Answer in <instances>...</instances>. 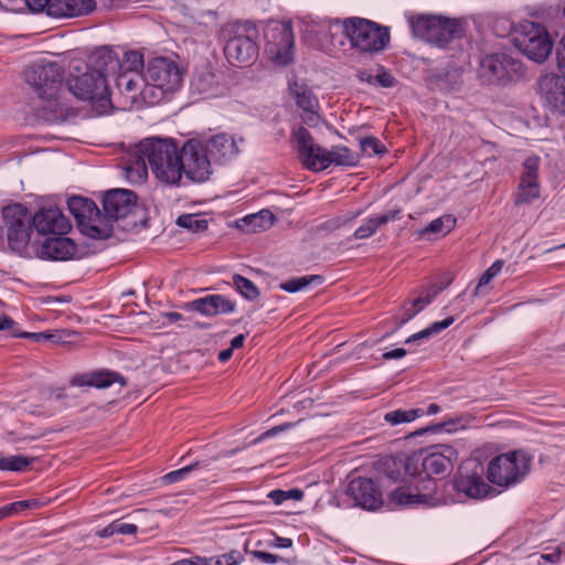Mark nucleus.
<instances>
[{"instance_id":"obj_11","label":"nucleus","mask_w":565,"mask_h":565,"mask_svg":"<svg viewBox=\"0 0 565 565\" xmlns=\"http://www.w3.org/2000/svg\"><path fill=\"white\" fill-rule=\"evenodd\" d=\"M264 36V54L274 65L287 66L292 62L295 38L290 22H269Z\"/></svg>"},{"instance_id":"obj_60","label":"nucleus","mask_w":565,"mask_h":565,"mask_svg":"<svg viewBox=\"0 0 565 565\" xmlns=\"http://www.w3.org/2000/svg\"><path fill=\"white\" fill-rule=\"evenodd\" d=\"M406 355V351L402 348H397L383 353L384 360L401 359Z\"/></svg>"},{"instance_id":"obj_59","label":"nucleus","mask_w":565,"mask_h":565,"mask_svg":"<svg viewBox=\"0 0 565 565\" xmlns=\"http://www.w3.org/2000/svg\"><path fill=\"white\" fill-rule=\"evenodd\" d=\"M271 545L277 548H289L292 546V540L289 537L276 536Z\"/></svg>"},{"instance_id":"obj_48","label":"nucleus","mask_w":565,"mask_h":565,"mask_svg":"<svg viewBox=\"0 0 565 565\" xmlns=\"http://www.w3.org/2000/svg\"><path fill=\"white\" fill-rule=\"evenodd\" d=\"M540 558L552 564L559 563L563 558L565 559V543L546 548L540 555Z\"/></svg>"},{"instance_id":"obj_4","label":"nucleus","mask_w":565,"mask_h":565,"mask_svg":"<svg viewBox=\"0 0 565 565\" xmlns=\"http://www.w3.org/2000/svg\"><path fill=\"white\" fill-rule=\"evenodd\" d=\"M24 77L43 103V116L46 119L53 120L65 116L68 108L60 98L62 67L58 63L39 61L25 70Z\"/></svg>"},{"instance_id":"obj_40","label":"nucleus","mask_w":565,"mask_h":565,"mask_svg":"<svg viewBox=\"0 0 565 565\" xmlns=\"http://www.w3.org/2000/svg\"><path fill=\"white\" fill-rule=\"evenodd\" d=\"M541 159L537 156L527 157L523 163L520 181L540 182Z\"/></svg>"},{"instance_id":"obj_10","label":"nucleus","mask_w":565,"mask_h":565,"mask_svg":"<svg viewBox=\"0 0 565 565\" xmlns=\"http://www.w3.org/2000/svg\"><path fill=\"white\" fill-rule=\"evenodd\" d=\"M230 38L224 47V54L232 65H247L256 60L258 31L250 22L236 23L226 29Z\"/></svg>"},{"instance_id":"obj_42","label":"nucleus","mask_w":565,"mask_h":565,"mask_svg":"<svg viewBox=\"0 0 565 565\" xmlns=\"http://www.w3.org/2000/svg\"><path fill=\"white\" fill-rule=\"evenodd\" d=\"M180 227L186 228L191 232H203L207 228V221L199 214H183L177 220Z\"/></svg>"},{"instance_id":"obj_29","label":"nucleus","mask_w":565,"mask_h":565,"mask_svg":"<svg viewBox=\"0 0 565 565\" xmlns=\"http://www.w3.org/2000/svg\"><path fill=\"white\" fill-rule=\"evenodd\" d=\"M116 382H119L120 385L125 384V381L120 375L108 371H95L77 374L71 380V384L74 386H94L97 388L108 387Z\"/></svg>"},{"instance_id":"obj_28","label":"nucleus","mask_w":565,"mask_h":565,"mask_svg":"<svg viewBox=\"0 0 565 565\" xmlns=\"http://www.w3.org/2000/svg\"><path fill=\"white\" fill-rule=\"evenodd\" d=\"M95 8V0H51L49 15L78 17L90 13Z\"/></svg>"},{"instance_id":"obj_44","label":"nucleus","mask_w":565,"mask_h":565,"mask_svg":"<svg viewBox=\"0 0 565 565\" xmlns=\"http://www.w3.org/2000/svg\"><path fill=\"white\" fill-rule=\"evenodd\" d=\"M31 462L32 459L25 456H8L0 459V470L23 471Z\"/></svg>"},{"instance_id":"obj_52","label":"nucleus","mask_w":565,"mask_h":565,"mask_svg":"<svg viewBox=\"0 0 565 565\" xmlns=\"http://www.w3.org/2000/svg\"><path fill=\"white\" fill-rule=\"evenodd\" d=\"M25 4L29 7L32 11H43L46 10V13L49 14V9L51 6V0H23Z\"/></svg>"},{"instance_id":"obj_22","label":"nucleus","mask_w":565,"mask_h":565,"mask_svg":"<svg viewBox=\"0 0 565 565\" xmlns=\"http://www.w3.org/2000/svg\"><path fill=\"white\" fill-rule=\"evenodd\" d=\"M348 495L354 501L355 505L365 510H376L383 504V495L380 488L372 479L355 478L347 490Z\"/></svg>"},{"instance_id":"obj_33","label":"nucleus","mask_w":565,"mask_h":565,"mask_svg":"<svg viewBox=\"0 0 565 565\" xmlns=\"http://www.w3.org/2000/svg\"><path fill=\"white\" fill-rule=\"evenodd\" d=\"M116 86L121 90L131 94V98L135 99L143 88L142 73L128 74L118 73L115 77Z\"/></svg>"},{"instance_id":"obj_23","label":"nucleus","mask_w":565,"mask_h":565,"mask_svg":"<svg viewBox=\"0 0 565 565\" xmlns=\"http://www.w3.org/2000/svg\"><path fill=\"white\" fill-rule=\"evenodd\" d=\"M136 200V194L132 191L124 189L110 190L103 200L104 212L109 218H122L131 212Z\"/></svg>"},{"instance_id":"obj_31","label":"nucleus","mask_w":565,"mask_h":565,"mask_svg":"<svg viewBox=\"0 0 565 565\" xmlns=\"http://www.w3.org/2000/svg\"><path fill=\"white\" fill-rule=\"evenodd\" d=\"M275 221L274 214L268 210L249 214L237 221V227L247 233H255L269 228Z\"/></svg>"},{"instance_id":"obj_35","label":"nucleus","mask_w":565,"mask_h":565,"mask_svg":"<svg viewBox=\"0 0 565 565\" xmlns=\"http://www.w3.org/2000/svg\"><path fill=\"white\" fill-rule=\"evenodd\" d=\"M441 288L433 287L430 291H428L424 296H419L415 300H413L409 306L404 307V312L398 326H403L407 321H409L413 317H415L418 312H420L427 305L431 302L434 297L438 295Z\"/></svg>"},{"instance_id":"obj_56","label":"nucleus","mask_w":565,"mask_h":565,"mask_svg":"<svg viewBox=\"0 0 565 565\" xmlns=\"http://www.w3.org/2000/svg\"><path fill=\"white\" fill-rule=\"evenodd\" d=\"M557 65L558 68L565 74V35L559 41L557 49Z\"/></svg>"},{"instance_id":"obj_39","label":"nucleus","mask_w":565,"mask_h":565,"mask_svg":"<svg viewBox=\"0 0 565 565\" xmlns=\"http://www.w3.org/2000/svg\"><path fill=\"white\" fill-rule=\"evenodd\" d=\"M424 414L425 412L422 408L396 409L386 413L384 419L391 425H398L403 423H411Z\"/></svg>"},{"instance_id":"obj_20","label":"nucleus","mask_w":565,"mask_h":565,"mask_svg":"<svg viewBox=\"0 0 565 565\" xmlns=\"http://www.w3.org/2000/svg\"><path fill=\"white\" fill-rule=\"evenodd\" d=\"M77 253V245L70 237L54 236L33 242L32 257L45 260H68Z\"/></svg>"},{"instance_id":"obj_58","label":"nucleus","mask_w":565,"mask_h":565,"mask_svg":"<svg viewBox=\"0 0 565 565\" xmlns=\"http://www.w3.org/2000/svg\"><path fill=\"white\" fill-rule=\"evenodd\" d=\"M376 79L383 87H391L394 85L395 82L394 77L386 72L380 73L376 76Z\"/></svg>"},{"instance_id":"obj_50","label":"nucleus","mask_w":565,"mask_h":565,"mask_svg":"<svg viewBox=\"0 0 565 565\" xmlns=\"http://www.w3.org/2000/svg\"><path fill=\"white\" fill-rule=\"evenodd\" d=\"M199 467V462L191 463L181 469L171 471L163 477L164 482L174 483L183 480L191 471Z\"/></svg>"},{"instance_id":"obj_38","label":"nucleus","mask_w":565,"mask_h":565,"mask_svg":"<svg viewBox=\"0 0 565 565\" xmlns=\"http://www.w3.org/2000/svg\"><path fill=\"white\" fill-rule=\"evenodd\" d=\"M146 65H143L142 54L138 51H128L120 60V67L118 73L136 74L142 73Z\"/></svg>"},{"instance_id":"obj_53","label":"nucleus","mask_w":565,"mask_h":565,"mask_svg":"<svg viewBox=\"0 0 565 565\" xmlns=\"http://www.w3.org/2000/svg\"><path fill=\"white\" fill-rule=\"evenodd\" d=\"M36 507H39V502L36 500H23L10 503L11 510H13L15 513H19L26 509H33Z\"/></svg>"},{"instance_id":"obj_32","label":"nucleus","mask_w":565,"mask_h":565,"mask_svg":"<svg viewBox=\"0 0 565 565\" xmlns=\"http://www.w3.org/2000/svg\"><path fill=\"white\" fill-rule=\"evenodd\" d=\"M399 211H388L382 215L365 220L354 232L356 239H365L376 233L377 228L398 217Z\"/></svg>"},{"instance_id":"obj_43","label":"nucleus","mask_w":565,"mask_h":565,"mask_svg":"<svg viewBox=\"0 0 565 565\" xmlns=\"http://www.w3.org/2000/svg\"><path fill=\"white\" fill-rule=\"evenodd\" d=\"M232 279L234 287L244 298L255 300L259 296V291L252 280L237 274Z\"/></svg>"},{"instance_id":"obj_26","label":"nucleus","mask_w":565,"mask_h":565,"mask_svg":"<svg viewBox=\"0 0 565 565\" xmlns=\"http://www.w3.org/2000/svg\"><path fill=\"white\" fill-rule=\"evenodd\" d=\"M95 75L102 76L108 81V77H115L120 67V58L109 47H99L90 56L88 64H85Z\"/></svg>"},{"instance_id":"obj_2","label":"nucleus","mask_w":565,"mask_h":565,"mask_svg":"<svg viewBox=\"0 0 565 565\" xmlns=\"http://www.w3.org/2000/svg\"><path fill=\"white\" fill-rule=\"evenodd\" d=\"M148 166L154 178L164 185H180L183 177L179 148L171 139L146 138L127 153L125 175L132 184L148 178Z\"/></svg>"},{"instance_id":"obj_57","label":"nucleus","mask_w":565,"mask_h":565,"mask_svg":"<svg viewBox=\"0 0 565 565\" xmlns=\"http://www.w3.org/2000/svg\"><path fill=\"white\" fill-rule=\"evenodd\" d=\"M13 335L20 337V338H29V339H32L35 342H41V341L47 340L50 338V335L44 333V332H33V333H30V332H22V333L13 332Z\"/></svg>"},{"instance_id":"obj_37","label":"nucleus","mask_w":565,"mask_h":565,"mask_svg":"<svg viewBox=\"0 0 565 565\" xmlns=\"http://www.w3.org/2000/svg\"><path fill=\"white\" fill-rule=\"evenodd\" d=\"M323 282V277L320 275H308L295 277L280 284V288L287 292H297L307 289L311 285L319 286Z\"/></svg>"},{"instance_id":"obj_13","label":"nucleus","mask_w":565,"mask_h":565,"mask_svg":"<svg viewBox=\"0 0 565 565\" xmlns=\"http://www.w3.org/2000/svg\"><path fill=\"white\" fill-rule=\"evenodd\" d=\"M514 43L525 56L537 63L544 62L553 49V41L545 26L532 21L520 23Z\"/></svg>"},{"instance_id":"obj_61","label":"nucleus","mask_w":565,"mask_h":565,"mask_svg":"<svg viewBox=\"0 0 565 565\" xmlns=\"http://www.w3.org/2000/svg\"><path fill=\"white\" fill-rule=\"evenodd\" d=\"M15 322L6 315H0V331L12 330Z\"/></svg>"},{"instance_id":"obj_14","label":"nucleus","mask_w":565,"mask_h":565,"mask_svg":"<svg viewBox=\"0 0 565 565\" xmlns=\"http://www.w3.org/2000/svg\"><path fill=\"white\" fill-rule=\"evenodd\" d=\"M183 174L193 182H204L212 174L210 153L204 140L190 139L179 149Z\"/></svg>"},{"instance_id":"obj_54","label":"nucleus","mask_w":565,"mask_h":565,"mask_svg":"<svg viewBox=\"0 0 565 565\" xmlns=\"http://www.w3.org/2000/svg\"><path fill=\"white\" fill-rule=\"evenodd\" d=\"M117 534L130 535L137 532V526L132 523H124L120 520H116Z\"/></svg>"},{"instance_id":"obj_51","label":"nucleus","mask_w":565,"mask_h":565,"mask_svg":"<svg viewBox=\"0 0 565 565\" xmlns=\"http://www.w3.org/2000/svg\"><path fill=\"white\" fill-rule=\"evenodd\" d=\"M182 565H213L214 557L195 555L190 558L180 559Z\"/></svg>"},{"instance_id":"obj_24","label":"nucleus","mask_w":565,"mask_h":565,"mask_svg":"<svg viewBox=\"0 0 565 565\" xmlns=\"http://www.w3.org/2000/svg\"><path fill=\"white\" fill-rule=\"evenodd\" d=\"M384 475L394 482L405 483L403 487L416 484L415 465L411 463V456L386 457L382 461Z\"/></svg>"},{"instance_id":"obj_12","label":"nucleus","mask_w":565,"mask_h":565,"mask_svg":"<svg viewBox=\"0 0 565 565\" xmlns=\"http://www.w3.org/2000/svg\"><path fill=\"white\" fill-rule=\"evenodd\" d=\"M480 79L486 84L505 85L524 75L523 63L505 53H494L481 58L478 68Z\"/></svg>"},{"instance_id":"obj_5","label":"nucleus","mask_w":565,"mask_h":565,"mask_svg":"<svg viewBox=\"0 0 565 565\" xmlns=\"http://www.w3.org/2000/svg\"><path fill=\"white\" fill-rule=\"evenodd\" d=\"M184 72L178 62L168 56L150 58L142 72L141 98L148 105L158 104L166 94L181 87Z\"/></svg>"},{"instance_id":"obj_27","label":"nucleus","mask_w":565,"mask_h":565,"mask_svg":"<svg viewBox=\"0 0 565 565\" xmlns=\"http://www.w3.org/2000/svg\"><path fill=\"white\" fill-rule=\"evenodd\" d=\"M188 306L206 317L226 315L235 310V302L222 295H209L191 301Z\"/></svg>"},{"instance_id":"obj_30","label":"nucleus","mask_w":565,"mask_h":565,"mask_svg":"<svg viewBox=\"0 0 565 565\" xmlns=\"http://www.w3.org/2000/svg\"><path fill=\"white\" fill-rule=\"evenodd\" d=\"M326 162H322L321 171L330 166L354 167L360 161V154L345 146L337 145L330 149H324Z\"/></svg>"},{"instance_id":"obj_55","label":"nucleus","mask_w":565,"mask_h":565,"mask_svg":"<svg viewBox=\"0 0 565 565\" xmlns=\"http://www.w3.org/2000/svg\"><path fill=\"white\" fill-rule=\"evenodd\" d=\"M253 555L265 564H276L279 561V556L264 551H255Z\"/></svg>"},{"instance_id":"obj_16","label":"nucleus","mask_w":565,"mask_h":565,"mask_svg":"<svg viewBox=\"0 0 565 565\" xmlns=\"http://www.w3.org/2000/svg\"><path fill=\"white\" fill-rule=\"evenodd\" d=\"M67 205L85 235L92 238H102L109 235L110 228L103 224L100 212L92 200L73 196L68 200Z\"/></svg>"},{"instance_id":"obj_3","label":"nucleus","mask_w":565,"mask_h":565,"mask_svg":"<svg viewBox=\"0 0 565 565\" xmlns=\"http://www.w3.org/2000/svg\"><path fill=\"white\" fill-rule=\"evenodd\" d=\"M322 28L329 33L332 44L339 43L342 45L343 39L341 36H345L352 47L365 53L380 52L390 41L387 28L363 18L353 17L343 21L333 20Z\"/></svg>"},{"instance_id":"obj_9","label":"nucleus","mask_w":565,"mask_h":565,"mask_svg":"<svg viewBox=\"0 0 565 565\" xmlns=\"http://www.w3.org/2000/svg\"><path fill=\"white\" fill-rule=\"evenodd\" d=\"M7 238L12 250L23 257L32 258L33 242L32 218L22 204L8 205L2 211Z\"/></svg>"},{"instance_id":"obj_63","label":"nucleus","mask_w":565,"mask_h":565,"mask_svg":"<svg viewBox=\"0 0 565 565\" xmlns=\"http://www.w3.org/2000/svg\"><path fill=\"white\" fill-rule=\"evenodd\" d=\"M116 530V521L111 522L110 524H108L102 532H100V536L102 537H107V536H111L114 534H117V532L115 531Z\"/></svg>"},{"instance_id":"obj_47","label":"nucleus","mask_w":565,"mask_h":565,"mask_svg":"<svg viewBox=\"0 0 565 565\" xmlns=\"http://www.w3.org/2000/svg\"><path fill=\"white\" fill-rule=\"evenodd\" d=\"M243 562L244 555L237 550H232L214 557L213 565H239Z\"/></svg>"},{"instance_id":"obj_46","label":"nucleus","mask_w":565,"mask_h":565,"mask_svg":"<svg viewBox=\"0 0 565 565\" xmlns=\"http://www.w3.org/2000/svg\"><path fill=\"white\" fill-rule=\"evenodd\" d=\"M268 498L275 504H281L287 500L300 501L303 498V491L300 489H290V490H273L268 493Z\"/></svg>"},{"instance_id":"obj_7","label":"nucleus","mask_w":565,"mask_h":565,"mask_svg":"<svg viewBox=\"0 0 565 565\" xmlns=\"http://www.w3.org/2000/svg\"><path fill=\"white\" fill-rule=\"evenodd\" d=\"M67 86L76 98L96 103L99 113H104L110 104L106 79L95 75L84 63L71 67Z\"/></svg>"},{"instance_id":"obj_41","label":"nucleus","mask_w":565,"mask_h":565,"mask_svg":"<svg viewBox=\"0 0 565 565\" xmlns=\"http://www.w3.org/2000/svg\"><path fill=\"white\" fill-rule=\"evenodd\" d=\"M454 321H455V319L452 317L446 318L443 321H436L428 328L408 337L406 339V343H413L418 340L428 339L431 335H435V334L441 332L443 330H445L446 328H448L449 326H451L454 323Z\"/></svg>"},{"instance_id":"obj_25","label":"nucleus","mask_w":565,"mask_h":565,"mask_svg":"<svg viewBox=\"0 0 565 565\" xmlns=\"http://www.w3.org/2000/svg\"><path fill=\"white\" fill-rule=\"evenodd\" d=\"M211 158L218 163H226L235 159L239 153V147L235 138L228 134H217L204 140Z\"/></svg>"},{"instance_id":"obj_64","label":"nucleus","mask_w":565,"mask_h":565,"mask_svg":"<svg viewBox=\"0 0 565 565\" xmlns=\"http://www.w3.org/2000/svg\"><path fill=\"white\" fill-rule=\"evenodd\" d=\"M244 341H245V337L244 334H238L236 337H234L231 341V349L234 350V349H238L241 347H243L244 344Z\"/></svg>"},{"instance_id":"obj_18","label":"nucleus","mask_w":565,"mask_h":565,"mask_svg":"<svg viewBox=\"0 0 565 565\" xmlns=\"http://www.w3.org/2000/svg\"><path fill=\"white\" fill-rule=\"evenodd\" d=\"M537 93L553 113L565 115V77L554 72L542 74Z\"/></svg>"},{"instance_id":"obj_8","label":"nucleus","mask_w":565,"mask_h":565,"mask_svg":"<svg viewBox=\"0 0 565 565\" xmlns=\"http://www.w3.org/2000/svg\"><path fill=\"white\" fill-rule=\"evenodd\" d=\"M413 34L429 43L444 46L462 34V25L456 19L434 14H418L408 18Z\"/></svg>"},{"instance_id":"obj_21","label":"nucleus","mask_w":565,"mask_h":565,"mask_svg":"<svg viewBox=\"0 0 565 565\" xmlns=\"http://www.w3.org/2000/svg\"><path fill=\"white\" fill-rule=\"evenodd\" d=\"M32 224L41 235L62 236L72 228L67 216L55 206L40 209L32 217Z\"/></svg>"},{"instance_id":"obj_45","label":"nucleus","mask_w":565,"mask_h":565,"mask_svg":"<svg viewBox=\"0 0 565 565\" xmlns=\"http://www.w3.org/2000/svg\"><path fill=\"white\" fill-rule=\"evenodd\" d=\"M504 265L503 260H495L480 277L479 284L475 289V296L483 294V288L502 270Z\"/></svg>"},{"instance_id":"obj_15","label":"nucleus","mask_w":565,"mask_h":565,"mask_svg":"<svg viewBox=\"0 0 565 565\" xmlns=\"http://www.w3.org/2000/svg\"><path fill=\"white\" fill-rule=\"evenodd\" d=\"M486 469L476 458L465 460L454 478V489L469 499H483L492 490L483 476Z\"/></svg>"},{"instance_id":"obj_19","label":"nucleus","mask_w":565,"mask_h":565,"mask_svg":"<svg viewBox=\"0 0 565 565\" xmlns=\"http://www.w3.org/2000/svg\"><path fill=\"white\" fill-rule=\"evenodd\" d=\"M290 94L299 109L305 124L316 127L321 121L320 104L312 89L298 79L289 82Z\"/></svg>"},{"instance_id":"obj_6","label":"nucleus","mask_w":565,"mask_h":565,"mask_svg":"<svg viewBox=\"0 0 565 565\" xmlns=\"http://www.w3.org/2000/svg\"><path fill=\"white\" fill-rule=\"evenodd\" d=\"M533 459V456L524 449L497 455L487 465V479L499 488L514 487L529 475Z\"/></svg>"},{"instance_id":"obj_1","label":"nucleus","mask_w":565,"mask_h":565,"mask_svg":"<svg viewBox=\"0 0 565 565\" xmlns=\"http://www.w3.org/2000/svg\"><path fill=\"white\" fill-rule=\"evenodd\" d=\"M457 460L458 451L450 445H434L413 454L411 463L415 465L416 484L396 488L390 494V502L401 508L436 507L445 503L437 492V482L430 475L450 470Z\"/></svg>"},{"instance_id":"obj_36","label":"nucleus","mask_w":565,"mask_h":565,"mask_svg":"<svg viewBox=\"0 0 565 565\" xmlns=\"http://www.w3.org/2000/svg\"><path fill=\"white\" fill-rule=\"evenodd\" d=\"M541 195V182L519 181L516 192L514 194V203L516 205L531 204Z\"/></svg>"},{"instance_id":"obj_49","label":"nucleus","mask_w":565,"mask_h":565,"mask_svg":"<svg viewBox=\"0 0 565 565\" xmlns=\"http://www.w3.org/2000/svg\"><path fill=\"white\" fill-rule=\"evenodd\" d=\"M361 151L366 156L380 154L384 152V146L374 137H366L360 141Z\"/></svg>"},{"instance_id":"obj_62","label":"nucleus","mask_w":565,"mask_h":565,"mask_svg":"<svg viewBox=\"0 0 565 565\" xmlns=\"http://www.w3.org/2000/svg\"><path fill=\"white\" fill-rule=\"evenodd\" d=\"M116 530V521L111 522L110 524H108L102 532H100V536L102 537H107V536H111L114 534H117V532L115 531Z\"/></svg>"},{"instance_id":"obj_17","label":"nucleus","mask_w":565,"mask_h":565,"mask_svg":"<svg viewBox=\"0 0 565 565\" xmlns=\"http://www.w3.org/2000/svg\"><path fill=\"white\" fill-rule=\"evenodd\" d=\"M290 141L297 152L300 163L308 170L321 171L322 162H326L324 149L315 142L311 134L303 127L292 130Z\"/></svg>"},{"instance_id":"obj_34","label":"nucleus","mask_w":565,"mask_h":565,"mask_svg":"<svg viewBox=\"0 0 565 565\" xmlns=\"http://www.w3.org/2000/svg\"><path fill=\"white\" fill-rule=\"evenodd\" d=\"M457 220L451 214H444L438 218L433 220L427 226L422 228L418 233L420 236L429 234L445 236L454 230Z\"/></svg>"}]
</instances>
